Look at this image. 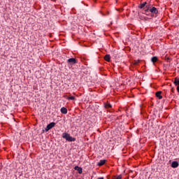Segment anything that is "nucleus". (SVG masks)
Instances as JSON below:
<instances>
[{"label":"nucleus","mask_w":179,"mask_h":179,"mask_svg":"<svg viewBox=\"0 0 179 179\" xmlns=\"http://www.w3.org/2000/svg\"><path fill=\"white\" fill-rule=\"evenodd\" d=\"M149 12L150 13L152 17H157V14L159 13V10L156 7L146 6V9L145 10V15H149Z\"/></svg>","instance_id":"nucleus-1"},{"label":"nucleus","mask_w":179,"mask_h":179,"mask_svg":"<svg viewBox=\"0 0 179 179\" xmlns=\"http://www.w3.org/2000/svg\"><path fill=\"white\" fill-rule=\"evenodd\" d=\"M62 136L64 139H66L67 142H75V141H76V138L71 136V134L68 133H63Z\"/></svg>","instance_id":"nucleus-2"},{"label":"nucleus","mask_w":179,"mask_h":179,"mask_svg":"<svg viewBox=\"0 0 179 179\" xmlns=\"http://www.w3.org/2000/svg\"><path fill=\"white\" fill-rule=\"evenodd\" d=\"M66 62L69 65H75V64H78V59H76L73 57H71V58L67 59Z\"/></svg>","instance_id":"nucleus-3"},{"label":"nucleus","mask_w":179,"mask_h":179,"mask_svg":"<svg viewBox=\"0 0 179 179\" xmlns=\"http://www.w3.org/2000/svg\"><path fill=\"white\" fill-rule=\"evenodd\" d=\"M56 124L55 122H50V124H48L45 128V131L46 132H48V131L50 129H52V128H54V127H55Z\"/></svg>","instance_id":"nucleus-4"},{"label":"nucleus","mask_w":179,"mask_h":179,"mask_svg":"<svg viewBox=\"0 0 179 179\" xmlns=\"http://www.w3.org/2000/svg\"><path fill=\"white\" fill-rule=\"evenodd\" d=\"M74 170H76L79 174H82V173H83V169H82V167H79L78 166H76L74 167Z\"/></svg>","instance_id":"nucleus-5"},{"label":"nucleus","mask_w":179,"mask_h":179,"mask_svg":"<svg viewBox=\"0 0 179 179\" xmlns=\"http://www.w3.org/2000/svg\"><path fill=\"white\" fill-rule=\"evenodd\" d=\"M156 97H157L159 100L163 99V96H162V91H158L155 93Z\"/></svg>","instance_id":"nucleus-6"},{"label":"nucleus","mask_w":179,"mask_h":179,"mask_svg":"<svg viewBox=\"0 0 179 179\" xmlns=\"http://www.w3.org/2000/svg\"><path fill=\"white\" fill-rule=\"evenodd\" d=\"M178 166H179V164H178V162H177V161H174L171 164V167L173 169H177V167H178Z\"/></svg>","instance_id":"nucleus-7"},{"label":"nucleus","mask_w":179,"mask_h":179,"mask_svg":"<svg viewBox=\"0 0 179 179\" xmlns=\"http://www.w3.org/2000/svg\"><path fill=\"white\" fill-rule=\"evenodd\" d=\"M64 99H66V100H73V101L76 100V98L73 96H68L67 95H64Z\"/></svg>","instance_id":"nucleus-8"},{"label":"nucleus","mask_w":179,"mask_h":179,"mask_svg":"<svg viewBox=\"0 0 179 179\" xmlns=\"http://www.w3.org/2000/svg\"><path fill=\"white\" fill-rule=\"evenodd\" d=\"M106 164V159H101L99 162L97 164V166L101 167V166H104Z\"/></svg>","instance_id":"nucleus-9"},{"label":"nucleus","mask_w":179,"mask_h":179,"mask_svg":"<svg viewBox=\"0 0 179 179\" xmlns=\"http://www.w3.org/2000/svg\"><path fill=\"white\" fill-rule=\"evenodd\" d=\"M62 114H68V109L65 107H62L60 110Z\"/></svg>","instance_id":"nucleus-10"},{"label":"nucleus","mask_w":179,"mask_h":179,"mask_svg":"<svg viewBox=\"0 0 179 179\" xmlns=\"http://www.w3.org/2000/svg\"><path fill=\"white\" fill-rule=\"evenodd\" d=\"M104 59L105 61H106V62H110V60L111 59V56H110V55H106L104 57Z\"/></svg>","instance_id":"nucleus-11"},{"label":"nucleus","mask_w":179,"mask_h":179,"mask_svg":"<svg viewBox=\"0 0 179 179\" xmlns=\"http://www.w3.org/2000/svg\"><path fill=\"white\" fill-rule=\"evenodd\" d=\"M173 84L175 85V86H179V78H175Z\"/></svg>","instance_id":"nucleus-12"},{"label":"nucleus","mask_w":179,"mask_h":179,"mask_svg":"<svg viewBox=\"0 0 179 179\" xmlns=\"http://www.w3.org/2000/svg\"><path fill=\"white\" fill-rule=\"evenodd\" d=\"M104 107L106 108H113V105H111L110 103L108 102H106V103H104Z\"/></svg>","instance_id":"nucleus-13"},{"label":"nucleus","mask_w":179,"mask_h":179,"mask_svg":"<svg viewBox=\"0 0 179 179\" xmlns=\"http://www.w3.org/2000/svg\"><path fill=\"white\" fill-rule=\"evenodd\" d=\"M151 61L153 62V64H155V62H157V57H152L151 58Z\"/></svg>","instance_id":"nucleus-14"},{"label":"nucleus","mask_w":179,"mask_h":179,"mask_svg":"<svg viewBox=\"0 0 179 179\" xmlns=\"http://www.w3.org/2000/svg\"><path fill=\"white\" fill-rule=\"evenodd\" d=\"M142 3H143V5L144 6H145V10L146 9V6H150V4H148V2H146V1H145V2Z\"/></svg>","instance_id":"nucleus-15"},{"label":"nucleus","mask_w":179,"mask_h":179,"mask_svg":"<svg viewBox=\"0 0 179 179\" xmlns=\"http://www.w3.org/2000/svg\"><path fill=\"white\" fill-rule=\"evenodd\" d=\"M138 8H139L140 9H143V8H145V6L143 4V3H141L139 4Z\"/></svg>","instance_id":"nucleus-16"},{"label":"nucleus","mask_w":179,"mask_h":179,"mask_svg":"<svg viewBox=\"0 0 179 179\" xmlns=\"http://www.w3.org/2000/svg\"><path fill=\"white\" fill-rule=\"evenodd\" d=\"M139 64V61H135L134 62V65H138Z\"/></svg>","instance_id":"nucleus-17"},{"label":"nucleus","mask_w":179,"mask_h":179,"mask_svg":"<svg viewBox=\"0 0 179 179\" xmlns=\"http://www.w3.org/2000/svg\"><path fill=\"white\" fill-rule=\"evenodd\" d=\"M176 90H177L178 93H179V85L177 86Z\"/></svg>","instance_id":"nucleus-18"},{"label":"nucleus","mask_w":179,"mask_h":179,"mask_svg":"<svg viewBox=\"0 0 179 179\" xmlns=\"http://www.w3.org/2000/svg\"><path fill=\"white\" fill-rule=\"evenodd\" d=\"M97 179H104V178L103 177H99Z\"/></svg>","instance_id":"nucleus-19"},{"label":"nucleus","mask_w":179,"mask_h":179,"mask_svg":"<svg viewBox=\"0 0 179 179\" xmlns=\"http://www.w3.org/2000/svg\"><path fill=\"white\" fill-rule=\"evenodd\" d=\"M168 61H170V58H168Z\"/></svg>","instance_id":"nucleus-20"}]
</instances>
